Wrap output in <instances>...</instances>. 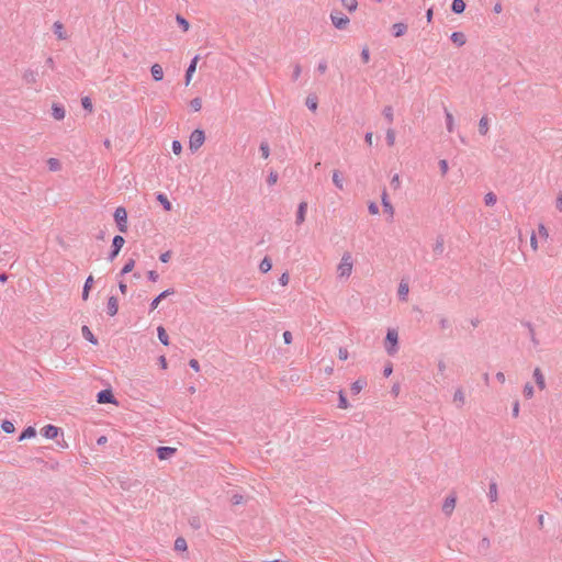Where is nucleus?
I'll list each match as a JSON object with an SVG mask.
<instances>
[{
	"label": "nucleus",
	"mask_w": 562,
	"mask_h": 562,
	"mask_svg": "<svg viewBox=\"0 0 562 562\" xmlns=\"http://www.w3.org/2000/svg\"><path fill=\"white\" fill-rule=\"evenodd\" d=\"M398 333L394 328H389L384 340V347L387 355L393 356L397 352Z\"/></svg>",
	"instance_id": "f257e3e1"
},
{
	"label": "nucleus",
	"mask_w": 562,
	"mask_h": 562,
	"mask_svg": "<svg viewBox=\"0 0 562 562\" xmlns=\"http://www.w3.org/2000/svg\"><path fill=\"white\" fill-rule=\"evenodd\" d=\"M337 271L340 278H348L351 274L352 259L349 252L344 254L340 263L338 265Z\"/></svg>",
	"instance_id": "f03ea898"
},
{
	"label": "nucleus",
	"mask_w": 562,
	"mask_h": 562,
	"mask_svg": "<svg viewBox=\"0 0 562 562\" xmlns=\"http://www.w3.org/2000/svg\"><path fill=\"white\" fill-rule=\"evenodd\" d=\"M114 220L116 222L117 229L121 233H126L127 232V212H126L125 207H123V206L116 207V210L114 212Z\"/></svg>",
	"instance_id": "7ed1b4c3"
},
{
	"label": "nucleus",
	"mask_w": 562,
	"mask_h": 562,
	"mask_svg": "<svg viewBox=\"0 0 562 562\" xmlns=\"http://www.w3.org/2000/svg\"><path fill=\"white\" fill-rule=\"evenodd\" d=\"M205 134L202 130H194L189 139V147L191 151H196L204 143Z\"/></svg>",
	"instance_id": "20e7f679"
},
{
	"label": "nucleus",
	"mask_w": 562,
	"mask_h": 562,
	"mask_svg": "<svg viewBox=\"0 0 562 562\" xmlns=\"http://www.w3.org/2000/svg\"><path fill=\"white\" fill-rule=\"evenodd\" d=\"M124 244H125V239L121 235L114 236V238L112 240V249L108 257V259L110 261H113L117 257V255L121 251Z\"/></svg>",
	"instance_id": "39448f33"
},
{
	"label": "nucleus",
	"mask_w": 562,
	"mask_h": 562,
	"mask_svg": "<svg viewBox=\"0 0 562 562\" xmlns=\"http://www.w3.org/2000/svg\"><path fill=\"white\" fill-rule=\"evenodd\" d=\"M330 19L334 26L338 30H345L350 22L349 18L342 13H331Z\"/></svg>",
	"instance_id": "423d86ee"
},
{
	"label": "nucleus",
	"mask_w": 562,
	"mask_h": 562,
	"mask_svg": "<svg viewBox=\"0 0 562 562\" xmlns=\"http://www.w3.org/2000/svg\"><path fill=\"white\" fill-rule=\"evenodd\" d=\"M97 402L100 404H116L112 390L105 389L97 394Z\"/></svg>",
	"instance_id": "0eeeda50"
},
{
	"label": "nucleus",
	"mask_w": 562,
	"mask_h": 562,
	"mask_svg": "<svg viewBox=\"0 0 562 562\" xmlns=\"http://www.w3.org/2000/svg\"><path fill=\"white\" fill-rule=\"evenodd\" d=\"M177 449L172 447H158L157 448V457L159 460H167L176 454Z\"/></svg>",
	"instance_id": "6e6552de"
},
{
	"label": "nucleus",
	"mask_w": 562,
	"mask_h": 562,
	"mask_svg": "<svg viewBox=\"0 0 562 562\" xmlns=\"http://www.w3.org/2000/svg\"><path fill=\"white\" fill-rule=\"evenodd\" d=\"M457 498L453 495L448 496L442 505V512L445 515L450 516L456 507Z\"/></svg>",
	"instance_id": "1a4fd4ad"
},
{
	"label": "nucleus",
	"mask_w": 562,
	"mask_h": 562,
	"mask_svg": "<svg viewBox=\"0 0 562 562\" xmlns=\"http://www.w3.org/2000/svg\"><path fill=\"white\" fill-rule=\"evenodd\" d=\"M381 202H382L383 211L385 213H387L390 215V217L392 218L393 215H394V207H393V205L391 204V202L389 200V196H387V193H386L385 189L382 192Z\"/></svg>",
	"instance_id": "9d476101"
},
{
	"label": "nucleus",
	"mask_w": 562,
	"mask_h": 562,
	"mask_svg": "<svg viewBox=\"0 0 562 562\" xmlns=\"http://www.w3.org/2000/svg\"><path fill=\"white\" fill-rule=\"evenodd\" d=\"M59 428L54 425H47L42 429V435L47 439H55L59 434Z\"/></svg>",
	"instance_id": "9b49d317"
},
{
	"label": "nucleus",
	"mask_w": 562,
	"mask_h": 562,
	"mask_svg": "<svg viewBox=\"0 0 562 562\" xmlns=\"http://www.w3.org/2000/svg\"><path fill=\"white\" fill-rule=\"evenodd\" d=\"M22 80L25 85H34L37 81V72L32 69H26L22 75Z\"/></svg>",
	"instance_id": "f8f14e48"
},
{
	"label": "nucleus",
	"mask_w": 562,
	"mask_h": 562,
	"mask_svg": "<svg viewBox=\"0 0 562 562\" xmlns=\"http://www.w3.org/2000/svg\"><path fill=\"white\" fill-rule=\"evenodd\" d=\"M306 211H307V203L305 201H302L297 206L296 220H295L296 225H301L305 221Z\"/></svg>",
	"instance_id": "ddd939ff"
},
{
	"label": "nucleus",
	"mask_w": 562,
	"mask_h": 562,
	"mask_svg": "<svg viewBox=\"0 0 562 562\" xmlns=\"http://www.w3.org/2000/svg\"><path fill=\"white\" fill-rule=\"evenodd\" d=\"M175 291L173 289H167L165 291H162L158 296H156L151 303H150V311H154L158 307V304L160 303L161 300L166 299L167 296L173 294Z\"/></svg>",
	"instance_id": "4468645a"
},
{
	"label": "nucleus",
	"mask_w": 562,
	"mask_h": 562,
	"mask_svg": "<svg viewBox=\"0 0 562 562\" xmlns=\"http://www.w3.org/2000/svg\"><path fill=\"white\" fill-rule=\"evenodd\" d=\"M117 311H119L117 299L115 296H110L108 300V305H106L108 314L110 316H114L117 314Z\"/></svg>",
	"instance_id": "2eb2a0df"
},
{
	"label": "nucleus",
	"mask_w": 562,
	"mask_h": 562,
	"mask_svg": "<svg viewBox=\"0 0 562 562\" xmlns=\"http://www.w3.org/2000/svg\"><path fill=\"white\" fill-rule=\"evenodd\" d=\"M198 60H199V56H194L186 71V85L187 86L190 83L192 75L194 74V71L196 69Z\"/></svg>",
	"instance_id": "dca6fc26"
},
{
	"label": "nucleus",
	"mask_w": 562,
	"mask_h": 562,
	"mask_svg": "<svg viewBox=\"0 0 562 562\" xmlns=\"http://www.w3.org/2000/svg\"><path fill=\"white\" fill-rule=\"evenodd\" d=\"M533 379L536 381L537 386L540 390H544L546 389L544 376H543L542 371L540 370V368H536L533 370Z\"/></svg>",
	"instance_id": "f3484780"
},
{
	"label": "nucleus",
	"mask_w": 562,
	"mask_h": 562,
	"mask_svg": "<svg viewBox=\"0 0 562 562\" xmlns=\"http://www.w3.org/2000/svg\"><path fill=\"white\" fill-rule=\"evenodd\" d=\"M367 386L366 379H358L351 384L350 391L353 395L359 394Z\"/></svg>",
	"instance_id": "a211bd4d"
},
{
	"label": "nucleus",
	"mask_w": 562,
	"mask_h": 562,
	"mask_svg": "<svg viewBox=\"0 0 562 562\" xmlns=\"http://www.w3.org/2000/svg\"><path fill=\"white\" fill-rule=\"evenodd\" d=\"M150 72L155 81H161L164 79V70L159 64H154L150 68Z\"/></svg>",
	"instance_id": "6ab92c4d"
},
{
	"label": "nucleus",
	"mask_w": 562,
	"mask_h": 562,
	"mask_svg": "<svg viewBox=\"0 0 562 562\" xmlns=\"http://www.w3.org/2000/svg\"><path fill=\"white\" fill-rule=\"evenodd\" d=\"M81 334H82L83 338L87 339L92 345L99 344L98 339L95 338V336L92 334V331L90 330V328L88 326L85 325L81 327Z\"/></svg>",
	"instance_id": "aec40b11"
},
{
	"label": "nucleus",
	"mask_w": 562,
	"mask_h": 562,
	"mask_svg": "<svg viewBox=\"0 0 562 562\" xmlns=\"http://www.w3.org/2000/svg\"><path fill=\"white\" fill-rule=\"evenodd\" d=\"M393 35L395 37L403 36L407 31V25L405 23L398 22L393 24L392 26Z\"/></svg>",
	"instance_id": "412c9836"
},
{
	"label": "nucleus",
	"mask_w": 562,
	"mask_h": 562,
	"mask_svg": "<svg viewBox=\"0 0 562 562\" xmlns=\"http://www.w3.org/2000/svg\"><path fill=\"white\" fill-rule=\"evenodd\" d=\"M65 109L61 106V105H58L56 103L53 104L52 106V114L54 116L55 120H63L65 117Z\"/></svg>",
	"instance_id": "4be33fe9"
},
{
	"label": "nucleus",
	"mask_w": 562,
	"mask_h": 562,
	"mask_svg": "<svg viewBox=\"0 0 562 562\" xmlns=\"http://www.w3.org/2000/svg\"><path fill=\"white\" fill-rule=\"evenodd\" d=\"M451 10L456 14H461L465 10L464 0H452Z\"/></svg>",
	"instance_id": "5701e85b"
},
{
	"label": "nucleus",
	"mask_w": 562,
	"mask_h": 562,
	"mask_svg": "<svg viewBox=\"0 0 562 562\" xmlns=\"http://www.w3.org/2000/svg\"><path fill=\"white\" fill-rule=\"evenodd\" d=\"M450 38L458 46H463L467 42L465 35L462 32H453Z\"/></svg>",
	"instance_id": "b1692460"
},
{
	"label": "nucleus",
	"mask_w": 562,
	"mask_h": 562,
	"mask_svg": "<svg viewBox=\"0 0 562 562\" xmlns=\"http://www.w3.org/2000/svg\"><path fill=\"white\" fill-rule=\"evenodd\" d=\"M35 435H36V430H35V428H34V427H32V426H29V427H26V428L21 432V435H20V437H19V441H23V440H25V439L33 438V437H35Z\"/></svg>",
	"instance_id": "393cba45"
},
{
	"label": "nucleus",
	"mask_w": 562,
	"mask_h": 562,
	"mask_svg": "<svg viewBox=\"0 0 562 562\" xmlns=\"http://www.w3.org/2000/svg\"><path fill=\"white\" fill-rule=\"evenodd\" d=\"M487 496L492 503L496 502L498 498L497 484L496 482H491L488 486Z\"/></svg>",
	"instance_id": "a878e982"
},
{
	"label": "nucleus",
	"mask_w": 562,
	"mask_h": 562,
	"mask_svg": "<svg viewBox=\"0 0 562 562\" xmlns=\"http://www.w3.org/2000/svg\"><path fill=\"white\" fill-rule=\"evenodd\" d=\"M453 402L457 403L459 407L463 406L465 402V396L461 387L456 390L453 394Z\"/></svg>",
	"instance_id": "bb28decb"
},
{
	"label": "nucleus",
	"mask_w": 562,
	"mask_h": 562,
	"mask_svg": "<svg viewBox=\"0 0 562 562\" xmlns=\"http://www.w3.org/2000/svg\"><path fill=\"white\" fill-rule=\"evenodd\" d=\"M445 250V239L442 236H437L436 238V243H435V246H434V252L436 255H442Z\"/></svg>",
	"instance_id": "cd10ccee"
},
{
	"label": "nucleus",
	"mask_w": 562,
	"mask_h": 562,
	"mask_svg": "<svg viewBox=\"0 0 562 562\" xmlns=\"http://www.w3.org/2000/svg\"><path fill=\"white\" fill-rule=\"evenodd\" d=\"M157 334H158V339L160 340V342L165 346H168L169 337H168L166 329L162 326H158Z\"/></svg>",
	"instance_id": "c85d7f7f"
},
{
	"label": "nucleus",
	"mask_w": 562,
	"mask_h": 562,
	"mask_svg": "<svg viewBox=\"0 0 562 562\" xmlns=\"http://www.w3.org/2000/svg\"><path fill=\"white\" fill-rule=\"evenodd\" d=\"M488 132V119L487 116H482L479 122V133L481 135H486Z\"/></svg>",
	"instance_id": "c756f323"
},
{
	"label": "nucleus",
	"mask_w": 562,
	"mask_h": 562,
	"mask_svg": "<svg viewBox=\"0 0 562 562\" xmlns=\"http://www.w3.org/2000/svg\"><path fill=\"white\" fill-rule=\"evenodd\" d=\"M445 114H446L447 130H448L449 133H452L453 130H454V119H453V115L447 109H445Z\"/></svg>",
	"instance_id": "7c9ffc66"
},
{
	"label": "nucleus",
	"mask_w": 562,
	"mask_h": 562,
	"mask_svg": "<svg viewBox=\"0 0 562 562\" xmlns=\"http://www.w3.org/2000/svg\"><path fill=\"white\" fill-rule=\"evenodd\" d=\"M272 268V262H271V259L269 257H265L260 265H259V270L262 272V273H267L268 271H270Z\"/></svg>",
	"instance_id": "2f4dec72"
},
{
	"label": "nucleus",
	"mask_w": 562,
	"mask_h": 562,
	"mask_svg": "<svg viewBox=\"0 0 562 562\" xmlns=\"http://www.w3.org/2000/svg\"><path fill=\"white\" fill-rule=\"evenodd\" d=\"M333 182L337 189L344 190V181L338 170H334L333 172Z\"/></svg>",
	"instance_id": "473e14b6"
},
{
	"label": "nucleus",
	"mask_w": 562,
	"mask_h": 562,
	"mask_svg": "<svg viewBox=\"0 0 562 562\" xmlns=\"http://www.w3.org/2000/svg\"><path fill=\"white\" fill-rule=\"evenodd\" d=\"M134 267H135V260H134V259H132V258H131V259H128V260L125 262V265L123 266V268H122V270H121V272H120V276H124V274H127V273L132 272V271H133V269H134Z\"/></svg>",
	"instance_id": "72a5a7b5"
},
{
	"label": "nucleus",
	"mask_w": 562,
	"mask_h": 562,
	"mask_svg": "<svg viewBox=\"0 0 562 562\" xmlns=\"http://www.w3.org/2000/svg\"><path fill=\"white\" fill-rule=\"evenodd\" d=\"M408 291H409L408 284L405 282H401L398 285V291H397L398 297L401 300H406Z\"/></svg>",
	"instance_id": "f704fd0d"
},
{
	"label": "nucleus",
	"mask_w": 562,
	"mask_h": 562,
	"mask_svg": "<svg viewBox=\"0 0 562 562\" xmlns=\"http://www.w3.org/2000/svg\"><path fill=\"white\" fill-rule=\"evenodd\" d=\"M54 33L57 35V37L59 40H65L66 38V34L64 32V26L58 21L54 23Z\"/></svg>",
	"instance_id": "c9c22d12"
},
{
	"label": "nucleus",
	"mask_w": 562,
	"mask_h": 562,
	"mask_svg": "<svg viewBox=\"0 0 562 562\" xmlns=\"http://www.w3.org/2000/svg\"><path fill=\"white\" fill-rule=\"evenodd\" d=\"M157 200L161 203V205L164 206V209L166 211L171 210L172 205H171L170 201L168 200V198L164 193H159L157 195Z\"/></svg>",
	"instance_id": "e433bc0d"
},
{
	"label": "nucleus",
	"mask_w": 562,
	"mask_h": 562,
	"mask_svg": "<svg viewBox=\"0 0 562 562\" xmlns=\"http://www.w3.org/2000/svg\"><path fill=\"white\" fill-rule=\"evenodd\" d=\"M341 4L344 8H346L349 12H353L357 10L358 1L357 0H341Z\"/></svg>",
	"instance_id": "4c0bfd02"
},
{
	"label": "nucleus",
	"mask_w": 562,
	"mask_h": 562,
	"mask_svg": "<svg viewBox=\"0 0 562 562\" xmlns=\"http://www.w3.org/2000/svg\"><path fill=\"white\" fill-rule=\"evenodd\" d=\"M176 21H177L178 25L182 29L183 32H187L189 30L190 23L182 15L177 14Z\"/></svg>",
	"instance_id": "58836bf2"
},
{
	"label": "nucleus",
	"mask_w": 562,
	"mask_h": 562,
	"mask_svg": "<svg viewBox=\"0 0 562 562\" xmlns=\"http://www.w3.org/2000/svg\"><path fill=\"white\" fill-rule=\"evenodd\" d=\"M306 106L311 110V111H316L317 109V98L315 95H308L306 98V102H305Z\"/></svg>",
	"instance_id": "ea45409f"
},
{
	"label": "nucleus",
	"mask_w": 562,
	"mask_h": 562,
	"mask_svg": "<svg viewBox=\"0 0 562 562\" xmlns=\"http://www.w3.org/2000/svg\"><path fill=\"white\" fill-rule=\"evenodd\" d=\"M490 546H491V541H490V539H488L487 537H484V538L480 541V543H479V547H477V548H479V551H480V552H482V553H484V554H485V553H486V551L488 550Z\"/></svg>",
	"instance_id": "a19ab883"
},
{
	"label": "nucleus",
	"mask_w": 562,
	"mask_h": 562,
	"mask_svg": "<svg viewBox=\"0 0 562 562\" xmlns=\"http://www.w3.org/2000/svg\"><path fill=\"white\" fill-rule=\"evenodd\" d=\"M1 428L7 434H12L15 430L13 423L10 420H3L1 424Z\"/></svg>",
	"instance_id": "79ce46f5"
},
{
	"label": "nucleus",
	"mask_w": 562,
	"mask_h": 562,
	"mask_svg": "<svg viewBox=\"0 0 562 562\" xmlns=\"http://www.w3.org/2000/svg\"><path fill=\"white\" fill-rule=\"evenodd\" d=\"M47 165H48V169H49L50 171H57V170H59V169H60V162H59V160H58V159H56V158H49V159L47 160Z\"/></svg>",
	"instance_id": "37998d69"
},
{
	"label": "nucleus",
	"mask_w": 562,
	"mask_h": 562,
	"mask_svg": "<svg viewBox=\"0 0 562 562\" xmlns=\"http://www.w3.org/2000/svg\"><path fill=\"white\" fill-rule=\"evenodd\" d=\"M175 549L177 551H186L187 550V541L181 537L177 538L175 541Z\"/></svg>",
	"instance_id": "c03bdc74"
},
{
	"label": "nucleus",
	"mask_w": 562,
	"mask_h": 562,
	"mask_svg": "<svg viewBox=\"0 0 562 562\" xmlns=\"http://www.w3.org/2000/svg\"><path fill=\"white\" fill-rule=\"evenodd\" d=\"M260 153H261V156L263 159H267L270 155V147H269V144L267 142H262L260 144Z\"/></svg>",
	"instance_id": "a18cd8bd"
},
{
	"label": "nucleus",
	"mask_w": 562,
	"mask_h": 562,
	"mask_svg": "<svg viewBox=\"0 0 562 562\" xmlns=\"http://www.w3.org/2000/svg\"><path fill=\"white\" fill-rule=\"evenodd\" d=\"M338 407L339 408H342V409H346L349 407V403L347 401V397L344 393V391H339V403H338Z\"/></svg>",
	"instance_id": "49530a36"
},
{
	"label": "nucleus",
	"mask_w": 562,
	"mask_h": 562,
	"mask_svg": "<svg viewBox=\"0 0 562 562\" xmlns=\"http://www.w3.org/2000/svg\"><path fill=\"white\" fill-rule=\"evenodd\" d=\"M497 198L493 192H488L484 196V202L486 205L492 206L496 203Z\"/></svg>",
	"instance_id": "de8ad7c7"
},
{
	"label": "nucleus",
	"mask_w": 562,
	"mask_h": 562,
	"mask_svg": "<svg viewBox=\"0 0 562 562\" xmlns=\"http://www.w3.org/2000/svg\"><path fill=\"white\" fill-rule=\"evenodd\" d=\"M385 138H386V143L389 146H393L394 143H395V132L394 130L392 128H389L386 131V135H385Z\"/></svg>",
	"instance_id": "09e8293b"
},
{
	"label": "nucleus",
	"mask_w": 562,
	"mask_h": 562,
	"mask_svg": "<svg viewBox=\"0 0 562 562\" xmlns=\"http://www.w3.org/2000/svg\"><path fill=\"white\" fill-rule=\"evenodd\" d=\"M189 524H190V526H191L193 529H195V530H198V529H200V528L202 527L201 519H200V517H198V516H193V517H191V518L189 519Z\"/></svg>",
	"instance_id": "8fccbe9b"
},
{
	"label": "nucleus",
	"mask_w": 562,
	"mask_h": 562,
	"mask_svg": "<svg viewBox=\"0 0 562 562\" xmlns=\"http://www.w3.org/2000/svg\"><path fill=\"white\" fill-rule=\"evenodd\" d=\"M383 115L389 121V123L393 122V108L391 105H386L383 109Z\"/></svg>",
	"instance_id": "3c124183"
},
{
	"label": "nucleus",
	"mask_w": 562,
	"mask_h": 562,
	"mask_svg": "<svg viewBox=\"0 0 562 562\" xmlns=\"http://www.w3.org/2000/svg\"><path fill=\"white\" fill-rule=\"evenodd\" d=\"M231 502L233 505H239L245 502V497L241 494L236 493L231 496Z\"/></svg>",
	"instance_id": "603ef678"
},
{
	"label": "nucleus",
	"mask_w": 562,
	"mask_h": 562,
	"mask_svg": "<svg viewBox=\"0 0 562 562\" xmlns=\"http://www.w3.org/2000/svg\"><path fill=\"white\" fill-rule=\"evenodd\" d=\"M525 325L529 329L531 341L533 342L535 346H537L539 344V341L536 338V334H535V329H533L532 325L529 322L525 323Z\"/></svg>",
	"instance_id": "864d4df0"
},
{
	"label": "nucleus",
	"mask_w": 562,
	"mask_h": 562,
	"mask_svg": "<svg viewBox=\"0 0 562 562\" xmlns=\"http://www.w3.org/2000/svg\"><path fill=\"white\" fill-rule=\"evenodd\" d=\"M81 104H82V108L89 112H92V102H91V99L89 97H83L81 99Z\"/></svg>",
	"instance_id": "5fc2aeb1"
},
{
	"label": "nucleus",
	"mask_w": 562,
	"mask_h": 562,
	"mask_svg": "<svg viewBox=\"0 0 562 562\" xmlns=\"http://www.w3.org/2000/svg\"><path fill=\"white\" fill-rule=\"evenodd\" d=\"M190 105L195 112H198L202 108V101L200 98H194L191 100Z\"/></svg>",
	"instance_id": "6e6d98bb"
},
{
	"label": "nucleus",
	"mask_w": 562,
	"mask_h": 562,
	"mask_svg": "<svg viewBox=\"0 0 562 562\" xmlns=\"http://www.w3.org/2000/svg\"><path fill=\"white\" fill-rule=\"evenodd\" d=\"M524 395L527 397V398H531L533 396V386L530 384V383H527L525 386H524Z\"/></svg>",
	"instance_id": "4d7b16f0"
},
{
	"label": "nucleus",
	"mask_w": 562,
	"mask_h": 562,
	"mask_svg": "<svg viewBox=\"0 0 562 562\" xmlns=\"http://www.w3.org/2000/svg\"><path fill=\"white\" fill-rule=\"evenodd\" d=\"M278 181V173L276 171H271L267 178V183L269 186L276 184Z\"/></svg>",
	"instance_id": "13d9d810"
},
{
	"label": "nucleus",
	"mask_w": 562,
	"mask_h": 562,
	"mask_svg": "<svg viewBox=\"0 0 562 562\" xmlns=\"http://www.w3.org/2000/svg\"><path fill=\"white\" fill-rule=\"evenodd\" d=\"M171 148H172V151L176 155H180L181 151H182V145H181V143L179 140H173L172 145H171Z\"/></svg>",
	"instance_id": "bf43d9fd"
},
{
	"label": "nucleus",
	"mask_w": 562,
	"mask_h": 562,
	"mask_svg": "<svg viewBox=\"0 0 562 562\" xmlns=\"http://www.w3.org/2000/svg\"><path fill=\"white\" fill-rule=\"evenodd\" d=\"M361 59L364 64L370 60V52L368 47H363L361 50Z\"/></svg>",
	"instance_id": "052dcab7"
},
{
	"label": "nucleus",
	"mask_w": 562,
	"mask_h": 562,
	"mask_svg": "<svg viewBox=\"0 0 562 562\" xmlns=\"http://www.w3.org/2000/svg\"><path fill=\"white\" fill-rule=\"evenodd\" d=\"M401 186V181H400V176L397 173H395L392 179H391V187H393V189H398Z\"/></svg>",
	"instance_id": "680f3d73"
},
{
	"label": "nucleus",
	"mask_w": 562,
	"mask_h": 562,
	"mask_svg": "<svg viewBox=\"0 0 562 562\" xmlns=\"http://www.w3.org/2000/svg\"><path fill=\"white\" fill-rule=\"evenodd\" d=\"M439 168L442 176H445L448 172V162L446 159L439 160Z\"/></svg>",
	"instance_id": "e2e57ef3"
},
{
	"label": "nucleus",
	"mask_w": 562,
	"mask_h": 562,
	"mask_svg": "<svg viewBox=\"0 0 562 562\" xmlns=\"http://www.w3.org/2000/svg\"><path fill=\"white\" fill-rule=\"evenodd\" d=\"M301 71H302L301 66L299 64L294 65L292 79L297 80L301 75Z\"/></svg>",
	"instance_id": "0e129e2a"
},
{
	"label": "nucleus",
	"mask_w": 562,
	"mask_h": 562,
	"mask_svg": "<svg viewBox=\"0 0 562 562\" xmlns=\"http://www.w3.org/2000/svg\"><path fill=\"white\" fill-rule=\"evenodd\" d=\"M368 210H369V213L372 214V215L379 214V207H378L376 203H374V202H371L368 205Z\"/></svg>",
	"instance_id": "69168bd1"
},
{
	"label": "nucleus",
	"mask_w": 562,
	"mask_h": 562,
	"mask_svg": "<svg viewBox=\"0 0 562 562\" xmlns=\"http://www.w3.org/2000/svg\"><path fill=\"white\" fill-rule=\"evenodd\" d=\"M348 356H349V353H348V350L346 348H342V347L339 348L338 357H339L340 360H347Z\"/></svg>",
	"instance_id": "338daca9"
},
{
	"label": "nucleus",
	"mask_w": 562,
	"mask_h": 562,
	"mask_svg": "<svg viewBox=\"0 0 562 562\" xmlns=\"http://www.w3.org/2000/svg\"><path fill=\"white\" fill-rule=\"evenodd\" d=\"M289 273L288 272H284L281 274V277L279 278V282L281 285H286L289 283Z\"/></svg>",
	"instance_id": "774afa93"
}]
</instances>
